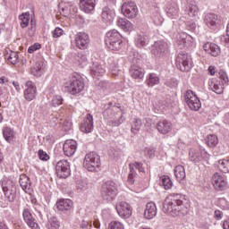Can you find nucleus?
Masks as SVG:
<instances>
[{
  "label": "nucleus",
  "instance_id": "nucleus-1",
  "mask_svg": "<svg viewBox=\"0 0 229 229\" xmlns=\"http://www.w3.org/2000/svg\"><path fill=\"white\" fill-rule=\"evenodd\" d=\"M163 212L173 217H182L189 214V201L178 193H172L163 203Z\"/></svg>",
  "mask_w": 229,
  "mask_h": 229
},
{
  "label": "nucleus",
  "instance_id": "nucleus-2",
  "mask_svg": "<svg viewBox=\"0 0 229 229\" xmlns=\"http://www.w3.org/2000/svg\"><path fill=\"white\" fill-rule=\"evenodd\" d=\"M65 91L72 96H76L80 94L85 89V82H83V78L78 75V73H73L68 81L64 83Z\"/></svg>",
  "mask_w": 229,
  "mask_h": 229
},
{
  "label": "nucleus",
  "instance_id": "nucleus-3",
  "mask_svg": "<svg viewBox=\"0 0 229 229\" xmlns=\"http://www.w3.org/2000/svg\"><path fill=\"white\" fill-rule=\"evenodd\" d=\"M104 117L106 119H110L108 121L109 126H121V123H124L126 119L124 118V115H123V112L115 106L106 108L104 111Z\"/></svg>",
  "mask_w": 229,
  "mask_h": 229
},
{
  "label": "nucleus",
  "instance_id": "nucleus-4",
  "mask_svg": "<svg viewBox=\"0 0 229 229\" xmlns=\"http://www.w3.org/2000/svg\"><path fill=\"white\" fill-rule=\"evenodd\" d=\"M123 36L116 30H109L105 38L106 46L110 51H119L123 47Z\"/></svg>",
  "mask_w": 229,
  "mask_h": 229
},
{
  "label": "nucleus",
  "instance_id": "nucleus-5",
  "mask_svg": "<svg viewBox=\"0 0 229 229\" xmlns=\"http://www.w3.org/2000/svg\"><path fill=\"white\" fill-rule=\"evenodd\" d=\"M175 65L182 72H189L192 69V57L188 53L182 51L176 55Z\"/></svg>",
  "mask_w": 229,
  "mask_h": 229
},
{
  "label": "nucleus",
  "instance_id": "nucleus-6",
  "mask_svg": "<svg viewBox=\"0 0 229 229\" xmlns=\"http://www.w3.org/2000/svg\"><path fill=\"white\" fill-rule=\"evenodd\" d=\"M101 196L105 201H114L117 196V184L114 181H107L101 187Z\"/></svg>",
  "mask_w": 229,
  "mask_h": 229
},
{
  "label": "nucleus",
  "instance_id": "nucleus-7",
  "mask_svg": "<svg viewBox=\"0 0 229 229\" xmlns=\"http://www.w3.org/2000/svg\"><path fill=\"white\" fill-rule=\"evenodd\" d=\"M83 167L91 173L98 171V169L101 167V158L99 155L95 152L87 154L84 157Z\"/></svg>",
  "mask_w": 229,
  "mask_h": 229
},
{
  "label": "nucleus",
  "instance_id": "nucleus-8",
  "mask_svg": "<svg viewBox=\"0 0 229 229\" xmlns=\"http://www.w3.org/2000/svg\"><path fill=\"white\" fill-rule=\"evenodd\" d=\"M2 189L5 198L11 203L15 200V182L12 179L4 178L1 181Z\"/></svg>",
  "mask_w": 229,
  "mask_h": 229
},
{
  "label": "nucleus",
  "instance_id": "nucleus-9",
  "mask_svg": "<svg viewBox=\"0 0 229 229\" xmlns=\"http://www.w3.org/2000/svg\"><path fill=\"white\" fill-rule=\"evenodd\" d=\"M184 101L191 110L198 112L201 108V101L194 91L188 89L184 93Z\"/></svg>",
  "mask_w": 229,
  "mask_h": 229
},
{
  "label": "nucleus",
  "instance_id": "nucleus-10",
  "mask_svg": "<svg viewBox=\"0 0 229 229\" xmlns=\"http://www.w3.org/2000/svg\"><path fill=\"white\" fill-rule=\"evenodd\" d=\"M151 53L156 58H164L169 53V44L165 40H157L152 46Z\"/></svg>",
  "mask_w": 229,
  "mask_h": 229
},
{
  "label": "nucleus",
  "instance_id": "nucleus-11",
  "mask_svg": "<svg viewBox=\"0 0 229 229\" xmlns=\"http://www.w3.org/2000/svg\"><path fill=\"white\" fill-rule=\"evenodd\" d=\"M55 174L58 178H69L71 176V165L67 160L63 159L57 162Z\"/></svg>",
  "mask_w": 229,
  "mask_h": 229
},
{
  "label": "nucleus",
  "instance_id": "nucleus-12",
  "mask_svg": "<svg viewBox=\"0 0 229 229\" xmlns=\"http://www.w3.org/2000/svg\"><path fill=\"white\" fill-rule=\"evenodd\" d=\"M122 13L127 19H135L139 15V8L135 4V2H125L122 5Z\"/></svg>",
  "mask_w": 229,
  "mask_h": 229
},
{
  "label": "nucleus",
  "instance_id": "nucleus-13",
  "mask_svg": "<svg viewBox=\"0 0 229 229\" xmlns=\"http://www.w3.org/2000/svg\"><path fill=\"white\" fill-rule=\"evenodd\" d=\"M118 216L123 219H130L133 214V208L128 202L121 201L115 206Z\"/></svg>",
  "mask_w": 229,
  "mask_h": 229
},
{
  "label": "nucleus",
  "instance_id": "nucleus-14",
  "mask_svg": "<svg viewBox=\"0 0 229 229\" xmlns=\"http://www.w3.org/2000/svg\"><path fill=\"white\" fill-rule=\"evenodd\" d=\"M129 167L130 173L128 175V182L131 185H133V183H135V180L138 178L137 171H139V173H144V166H142V163L135 162L131 163Z\"/></svg>",
  "mask_w": 229,
  "mask_h": 229
},
{
  "label": "nucleus",
  "instance_id": "nucleus-15",
  "mask_svg": "<svg viewBox=\"0 0 229 229\" xmlns=\"http://www.w3.org/2000/svg\"><path fill=\"white\" fill-rule=\"evenodd\" d=\"M74 40L76 47L78 49L85 50L89 47V44H90V38L89 34L85 32H78L74 36Z\"/></svg>",
  "mask_w": 229,
  "mask_h": 229
},
{
  "label": "nucleus",
  "instance_id": "nucleus-16",
  "mask_svg": "<svg viewBox=\"0 0 229 229\" xmlns=\"http://www.w3.org/2000/svg\"><path fill=\"white\" fill-rule=\"evenodd\" d=\"M212 184L216 191H225L228 185L226 176L221 175L219 173L214 174L212 176Z\"/></svg>",
  "mask_w": 229,
  "mask_h": 229
},
{
  "label": "nucleus",
  "instance_id": "nucleus-17",
  "mask_svg": "<svg viewBox=\"0 0 229 229\" xmlns=\"http://www.w3.org/2000/svg\"><path fill=\"white\" fill-rule=\"evenodd\" d=\"M23 96L26 101H33L37 98V86L31 81H28L25 84Z\"/></svg>",
  "mask_w": 229,
  "mask_h": 229
},
{
  "label": "nucleus",
  "instance_id": "nucleus-18",
  "mask_svg": "<svg viewBox=\"0 0 229 229\" xmlns=\"http://www.w3.org/2000/svg\"><path fill=\"white\" fill-rule=\"evenodd\" d=\"M80 130L83 133H90L94 130V116L92 114H88L86 115L81 124Z\"/></svg>",
  "mask_w": 229,
  "mask_h": 229
},
{
  "label": "nucleus",
  "instance_id": "nucleus-19",
  "mask_svg": "<svg viewBox=\"0 0 229 229\" xmlns=\"http://www.w3.org/2000/svg\"><path fill=\"white\" fill-rule=\"evenodd\" d=\"M76 149H78V143L74 140H67L63 146L66 157H72L76 153Z\"/></svg>",
  "mask_w": 229,
  "mask_h": 229
},
{
  "label": "nucleus",
  "instance_id": "nucleus-20",
  "mask_svg": "<svg viewBox=\"0 0 229 229\" xmlns=\"http://www.w3.org/2000/svg\"><path fill=\"white\" fill-rule=\"evenodd\" d=\"M22 216L25 223L28 225V226H30V228L40 229V226H38V224H37L35 217H33V215L30 209L25 208L22 212Z\"/></svg>",
  "mask_w": 229,
  "mask_h": 229
},
{
  "label": "nucleus",
  "instance_id": "nucleus-21",
  "mask_svg": "<svg viewBox=\"0 0 229 229\" xmlns=\"http://www.w3.org/2000/svg\"><path fill=\"white\" fill-rule=\"evenodd\" d=\"M102 21L106 24H112L114 19H115V11L109 7H104L101 13Z\"/></svg>",
  "mask_w": 229,
  "mask_h": 229
},
{
  "label": "nucleus",
  "instance_id": "nucleus-22",
  "mask_svg": "<svg viewBox=\"0 0 229 229\" xmlns=\"http://www.w3.org/2000/svg\"><path fill=\"white\" fill-rule=\"evenodd\" d=\"M156 128L162 135H167L173 130V124L171 122L163 120L157 123Z\"/></svg>",
  "mask_w": 229,
  "mask_h": 229
},
{
  "label": "nucleus",
  "instance_id": "nucleus-23",
  "mask_svg": "<svg viewBox=\"0 0 229 229\" xmlns=\"http://www.w3.org/2000/svg\"><path fill=\"white\" fill-rule=\"evenodd\" d=\"M204 51L211 55V56H219L221 55V48L215 43L208 42L203 46Z\"/></svg>",
  "mask_w": 229,
  "mask_h": 229
},
{
  "label": "nucleus",
  "instance_id": "nucleus-24",
  "mask_svg": "<svg viewBox=\"0 0 229 229\" xmlns=\"http://www.w3.org/2000/svg\"><path fill=\"white\" fill-rule=\"evenodd\" d=\"M80 8L85 13H90L96 8V0H80Z\"/></svg>",
  "mask_w": 229,
  "mask_h": 229
},
{
  "label": "nucleus",
  "instance_id": "nucleus-25",
  "mask_svg": "<svg viewBox=\"0 0 229 229\" xmlns=\"http://www.w3.org/2000/svg\"><path fill=\"white\" fill-rule=\"evenodd\" d=\"M56 207L61 212H69L72 208V200L62 199L56 202Z\"/></svg>",
  "mask_w": 229,
  "mask_h": 229
},
{
  "label": "nucleus",
  "instance_id": "nucleus-26",
  "mask_svg": "<svg viewBox=\"0 0 229 229\" xmlns=\"http://www.w3.org/2000/svg\"><path fill=\"white\" fill-rule=\"evenodd\" d=\"M157 216V205L155 202H148L146 205L144 216L146 219H153Z\"/></svg>",
  "mask_w": 229,
  "mask_h": 229
},
{
  "label": "nucleus",
  "instance_id": "nucleus-27",
  "mask_svg": "<svg viewBox=\"0 0 229 229\" xmlns=\"http://www.w3.org/2000/svg\"><path fill=\"white\" fill-rule=\"evenodd\" d=\"M205 24L208 25V28L214 30L217 24H219V16L217 14L209 13L205 17Z\"/></svg>",
  "mask_w": 229,
  "mask_h": 229
},
{
  "label": "nucleus",
  "instance_id": "nucleus-28",
  "mask_svg": "<svg viewBox=\"0 0 229 229\" xmlns=\"http://www.w3.org/2000/svg\"><path fill=\"white\" fill-rule=\"evenodd\" d=\"M189 35L185 32L178 33L175 37V47L178 49H183L185 47V44H187V38H189Z\"/></svg>",
  "mask_w": 229,
  "mask_h": 229
},
{
  "label": "nucleus",
  "instance_id": "nucleus-29",
  "mask_svg": "<svg viewBox=\"0 0 229 229\" xmlns=\"http://www.w3.org/2000/svg\"><path fill=\"white\" fill-rule=\"evenodd\" d=\"M105 64H100L98 63H94L91 66V75L93 78H99L105 74Z\"/></svg>",
  "mask_w": 229,
  "mask_h": 229
},
{
  "label": "nucleus",
  "instance_id": "nucleus-30",
  "mask_svg": "<svg viewBox=\"0 0 229 229\" xmlns=\"http://www.w3.org/2000/svg\"><path fill=\"white\" fill-rule=\"evenodd\" d=\"M130 74L134 80H142L144 78V69L132 64L130 69Z\"/></svg>",
  "mask_w": 229,
  "mask_h": 229
},
{
  "label": "nucleus",
  "instance_id": "nucleus-31",
  "mask_svg": "<svg viewBox=\"0 0 229 229\" xmlns=\"http://www.w3.org/2000/svg\"><path fill=\"white\" fill-rule=\"evenodd\" d=\"M225 84L221 82V81L212 79L209 82V87L216 94H223L225 90Z\"/></svg>",
  "mask_w": 229,
  "mask_h": 229
},
{
  "label": "nucleus",
  "instance_id": "nucleus-32",
  "mask_svg": "<svg viewBox=\"0 0 229 229\" xmlns=\"http://www.w3.org/2000/svg\"><path fill=\"white\" fill-rule=\"evenodd\" d=\"M44 72H46V64H44L42 61L36 62L33 68L31 69V74H33V76L38 77Z\"/></svg>",
  "mask_w": 229,
  "mask_h": 229
},
{
  "label": "nucleus",
  "instance_id": "nucleus-33",
  "mask_svg": "<svg viewBox=\"0 0 229 229\" xmlns=\"http://www.w3.org/2000/svg\"><path fill=\"white\" fill-rule=\"evenodd\" d=\"M20 185L21 189L30 194L31 192V182H30V177L26 176V174L20 175Z\"/></svg>",
  "mask_w": 229,
  "mask_h": 229
},
{
  "label": "nucleus",
  "instance_id": "nucleus-34",
  "mask_svg": "<svg viewBox=\"0 0 229 229\" xmlns=\"http://www.w3.org/2000/svg\"><path fill=\"white\" fill-rule=\"evenodd\" d=\"M188 15L190 17H196L199 13V8H198V4L194 0H188Z\"/></svg>",
  "mask_w": 229,
  "mask_h": 229
},
{
  "label": "nucleus",
  "instance_id": "nucleus-35",
  "mask_svg": "<svg viewBox=\"0 0 229 229\" xmlns=\"http://www.w3.org/2000/svg\"><path fill=\"white\" fill-rule=\"evenodd\" d=\"M135 44L137 47H146L149 44V38L144 33L140 34L135 38Z\"/></svg>",
  "mask_w": 229,
  "mask_h": 229
},
{
  "label": "nucleus",
  "instance_id": "nucleus-36",
  "mask_svg": "<svg viewBox=\"0 0 229 229\" xmlns=\"http://www.w3.org/2000/svg\"><path fill=\"white\" fill-rule=\"evenodd\" d=\"M117 26L123 30V31H131V30H133L131 21H128L126 18H119Z\"/></svg>",
  "mask_w": 229,
  "mask_h": 229
},
{
  "label": "nucleus",
  "instance_id": "nucleus-37",
  "mask_svg": "<svg viewBox=\"0 0 229 229\" xmlns=\"http://www.w3.org/2000/svg\"><path fill=\"white\" fill-rule=\"evenodd\" d=\"M174 175L176 180H178V182H182V180H185V176H186L185 168L182 165L175 166Z\"/></svg>",
  "mask_w": 229,
  "mask_h": 229
},
{
  "label": "nucleus",
  "instance_id": "nucleus-38",
  "mask_svg": "<svg viewBox=\"0 0 229 229\" xmlns=\"http://www.w3.org/2000/svg\"><path fill=\"white\" fill-rule=\"evenodd\" d=\"M189 158L191 162H194V164H198V162L201 160V152H199V150L191 148L189 152Z\"/></svg>",
  "mask_w": 229,
  "mask_h": 229
},
{
  "label": "nucleus",
  "instance_id": "nucleus-39",
  "mask_svg": "<svg viewBox=\"0 0 229 229\" xmlns=\"http://www.w3.org/2000/svg\"><path fill=\"white\" fill-rule=\"evenodd\" d=\"M146 83L148 87H155V85H158L160 83V79L155 73L148 74Z\"/></svg>",
  "mask_w": 229,
  "mask_h": 229
},
{
  "label": "nucleus",
  "instance_id": "nucleus-40",
  "mask_svg": "<svg viewBox=\"0 0 229 229\" xmlns=\"http://www.w3.org/2000/svg\"><path fill=\"white\" fill-rule=\"evenodd\" d=\"M217 167L222 173H229V159L218 160Z\"/></svg>",
  "mask_w": 229,
  "mask_h": 229
},
{
  "label": "nucleus",
  "instance_id": "nucleus-41",
  "mask_svg": "<svg viewBox=\"0 0 229 229\" xmlns=\"http://www.w3.org/2000/svg\"><path fill=\"white\" fill-rule=\"evenodd\" d=\"M3 135L7 142H12V140H13L14 132L13 130H12L10 127L4 128Z\"/></svg>",
  "mask_w": 229,
  "mask_h": 229
},
{
  "label": "nucleus",
  "instance_id": "nucleus-42",
  "mask_svg": "<svg viewBox=\"0 0 229 229\" xmlns=\"http://www.w3.org/2000/svg\"><path fill=\"white\" fill-rule=\"evenodd\" d=\"M208 148H216L219 144V139L216 135H208L206 140Z\"/></svg>",
  "mask_w": 229,
  "mask_h": 229
},
{
  "label": "nucleus",
  "instance_id": "nucleus-43",
  "mask_svg": "<svg viewBox=\"0 0 229 229\" xmlns=\"http://www.w3.org/2000/svg\"><path fill=\"white\" fill-rule=\"evenodd\" d=\"M5 57L10 64H13V65L19 63V54L17 52L11 51L10 53L6 54Z\"/></svg>",
  "mask_w": 229,
  "mask_h": 229
},
{
  "label": "nucleus",
  "instance_id": "nucleus-44",
  "mask_svg": "<svg viewBox=\"0 0 229 229\" xmlns=\"http://www.w3.org/2000/svg\"><path fill=\"white\" fill-rule=\"evenodd\" d=\"M21 21V28H28L30 26V13H21L19 16Z\"/></svg>",
  "mask_w": 229,
  "mask_h": 229
},
{
  "label": "nucleus",
  "instance_id": "nucleus-45",
  "mask_svg": "<svg viewBox=\"0 0 229 229\" xmlns=\"http://www.w3.org/2000/svg\"><path fill=\"white\" fill-rule=\"evenodd\" d=\"M77 192L81 193V192H85V191H87L89 189V183H87V181L85 180H79L77 181Z\"/></svg>",
  "mask_w": 229,
  "mask_h": 229
},
{
  "label": "nucleus",
  "instance_id": "nucleus-46",
  "mask_svg": "<svg viewBox=\"0 0 229 229\" xmlns=\"http://www.w3.org/2000/svg\"><path fill=\"white\" fill-rule=\"evenodd\" d=\"M161 182L165 191H169V189H173V181H171V177H169V175H163L161 177Z\"/></svg>",
  "mask_w": 229,
  "mask_h": 229
},
{
  "label": "nucleus",
  "instance_id": "nucleus-47",
  "mask_svg": "<svg viewBox=\"0 0 229 229\" xmlns=\"http://www.w3.org/2000/svg\"><path fill=\"white\" fill-rule=\"evenodd\" d=\"M140 128H142V120H140V118L134 119L131 124V131H132V133H137V131H139Z\"/></svg>",
  "mask_w": 229,
  "mask_h": 229
},
{
  "label": "nucleus",
  "instance_id": "nucleus-48",
  "mask_svg": "<svg viewBox=\"0 0 229 229\" xmlns=\"http://www.w3.org/2000/svg\"><path fill=\"white\" fill-rule=\"evenodd\" d=\"M218 78L221 80V83L223 85H226L229 82L228 75L225 72V71L220 70L218 72Z\"/></svg>",
  "mask_w": 229,
  "mask_h": 229
},
{
  "label": "nucleus",
  "instance_id": "nucleus-49",
  "mask_svg": "<svg viewBox=\"0 0 229 229\" xmlns=\"http://www.w3.org/2000/svg\"><path fill=\"white\" fill-rule=\"evenodd\" d=\"M64 103V98L60 95H56L53 98L51 101V106H60Z\"/></svg>",
  "mask_w": 229,
  "mask_h": 229
},
{
  "label": "nucleus",
  "instance_id": "nucleus-50",
  "mask_svg": "<svg viewBox=\"0 0 229 229\" xmlns=\"http://www.w3.org/2000/svg\"><path fill=\"white\" fill-rule=\"evenodd\" d=\"M220 40L226 47H229V23L227 24L226 28V35L221 36Z\"/></svg>",
  "mask_w": 229,
  "mask_h": 229
},
{
  "label": "nucleus",
  "instance_id": "nucleus-51",
  "mask_svg": "<svg viewBox=\"0 0 229 229\" xmlns=\"http://www.w3.org/2000/svg\"><path fill=\"white\" fill-rule=\"evenodd\" d=\"M108 229H124V225L121 222L113 221L109 224Z\"/></svg>",
  "mask_w": 229,
  "mask_h": 229
},
{
  "label": "nucleus",
  "instance_id": "nucleus-52",
  "mask_svg": "<svg viewBox=\"0 0 229 229\" xmlns=\"http://www.w3.org/2000/svg\"><path fill=\"white\" fill-rule=\"evenodd\" d=\"M166 87H169L170 89H176L178 87V80L173 78L165 82Z\"/></svg>",
  "mask_w": 229,
  "mask_h": 229
},
{
  "label": "nucleus",
  "instance_id": "nucleus-53",
  "mask_svg": "<svg viewBox=\"0 0 229 229\" xmlns=\"http://www.w3.org/2000/svg\"><path fill=\"white\" fill-rule=\"evenodd\" d=\"M59 126L62 128V130H64V131H69L72 126V123H71L69 121H64L63 123H59Z\"/></svg>",
  "mask_w": 229,
  "mask_h": 229
},
{
  "label": "nucleus",
  "instance_id": "nucleus-54",
  "mask_svg": "<svg viewBox=\"0 0 229 229\" xmlns=\"http://www.w3.org/2000/svg\"><path fill=\"white\" fill-rule=\"evenodd\" d=\"M38 155L39 158L45 162H47V160H49V155H47V153L42 149L38 150Z\"/></svg>",
  "mask_w": 229,
  "mask_h": 229
},
{
  "label": "nucleus",
  "instance_id": "nucleus-55",
  "mask_svg": "<svg viewBox=\"0 0 229 229\" xmlns=\"http://www.w3.org/2000/svg\"><path fill=\"white\" fill-rule=\"evenodd\" d=\"M64 35V30L62 28H55V30L53 31V38H58Z\"/></svg>",
  "mask_w": 229,
  "mask_h": 229
},
{
  "label": "nucleus",
  "instance_id": "nucleus-56",
  "mask_svg": "<svg viewBox=\"0 0 229 229\" xmlns=\"http://www.w3.org/2000/svg\"><path fill=\"white\" fill-rule=\"evenodd\" d=\"M196 22L195 21H187L186 22V30H188L189 31H196Z\"/></svg>",
  "mask_w": 229,
  "mask_h": 229
},
{
  "label": "nucleus",
  "instance_id": "nucleus-57",
  "mask_svg": "<svg viewBox=\"0 0 229 229\" xmlns=\"http://www.w3.org/2000/svg\"><path fill=\"white\" fill-rule=\"evenodd\" d=\"M42 47L40 44L35 43L33 46H30L28 49V53H35V51H38V49H40Z\"/></svg>",
  "mask_w": 229,
  "mask_h": 229
},
{
  "label": "nucleus",
  "instance_id": "nucleus-58",
  "mask_svg": "<svg viewBox=\"0 0 229 229\" xmlns=\"http://www.w3.org/2000/svg\"><path fill=\"white\" fill-rule=\"evenodd\" d=\"M80 228L81 229H90L92 228V224L89 225V223L85 220H82L81 223L80 224Z\"/></svg>",
  "mask_w": 229,
  "mask_h": 229
},
{
  "label": "nucleus",
  "instance_id": "nucleus-59",
  "mask_svg": "<svg viewBox=\"0 0 229 229\" xmlns=\"http://www.w3.org/2000/svg\"><path fill=\"white\" fill-rule=\"evenodd\" d=\"M60 228V222L58 221H52L48 225V229H58Z\"/></svg>",
  "mask_w": 229,
  "mask_h": 229
},
{
  "label": "nucleus",
  "instance_id": "nucleus-60",
  "mask_svg": "<svg viewBox=\"0 0 229 229\" xmlns=\"http://www.w3.org/2000/svg\"><path fill=\"white\" fill-rule=\"evenodd\" d=\"M209 74H211V76H215L216 73L217 72V69L216 68V66H209L208 69Z\"/></svg>",
  "mask_w": 229,
  "mask_h": 229
},
{
  "label": "nucleus",
  "instance_id": "nucleus-61",
  "mask_svg": "<svg viewBox=\"0 0 229 229\" xmlns=\"http://www.w3.org/2000/svg\"><path fill=\"white\" fill-rule=\"evenodd\" d=\"M214 216L216 219H218V220L223 219V211L216 210Z\"/></svg>",
  "mask_w": 229,
  "mask_h": 229
},
{
  "label": "nucleus",
  "instance_id": "nucleus-62",
  "mask_svg": "<svg viewBox=\"0 0 229 229\" xmlns=\"http://www.w3.org/2000/svg\"><path fill=\"white\" fill-rule=\"evenodd\" d=\"M154 22H155V24H157V26H160V24H162V22H164V18L157 19V17H155L154 18Z\"/></svg>",
  "mask_w": 229,
  "mask_h": 229
},
{
  "label": "nucleus",
  "instance_id": "nucleus-63",
  "mask_svg": "<svg viewBox=\"0 0 229 229\" xmlns=\"http://www.w3.org/2000/svg\"><path fill=\"white\" fill-rule=\"evenodd\" d=\"M13 87L16 89L17 92H20L21 90V85H19V82L17 81H13Z\"/></svg>",
  "mask_w": 229,
  "mask_h": 229
},
{
  "label": "nucleus",
  "instance_id": "nucleus-64",
  "mask_svg": "<svg viewBox=\"0 0 229 229\" xmlns=\"http://www.w3.org/2000/svg\"><path fill=\"white\" fill-rule=\"evenodd\" d=\"M223 228H224V229H229V219L224 221V223H223Z\"/></svg>",
  "mask_w": 229,
  "mask_h": 229
}]
</instances>
